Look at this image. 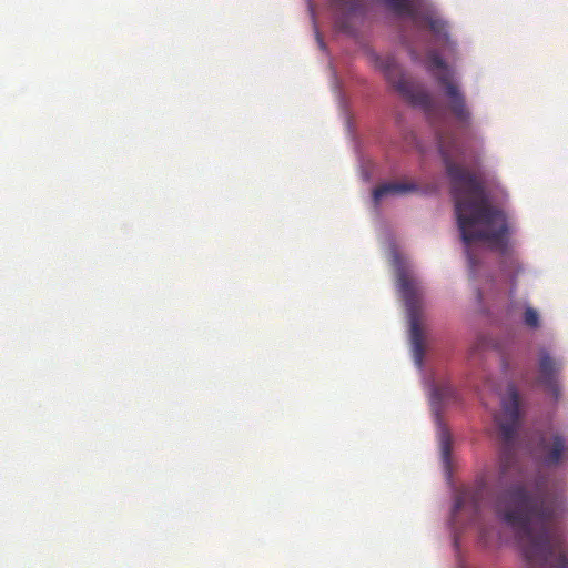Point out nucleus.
<instances>
[{
  "label": "nucleus",
  "instance_id": "nucleus-14",
  "mask_svg": "<svg viewBox=\"0 0 568 568\" xmlns=\"http://www.w3.org/2000/svg\"><path fill=\"white\" fill-rule=\"evenodd\" d=\"M430 400L433 406H445L457 403L459 395L449 382H444L433 387Z\"/></svg>",
  "mask_w": 568,
  "mask_h": 568
},
{
  "label": "nucleus",
  "instance_id": "nucleus-17",
  "mask_svg": "<svg viewBox=\"0 0 568 568\" xmlns=\"http://www.w3.org/2000/svg\"><path fill=\"white\" fill-rule=\"evenodd\" d=\"M524 323L530 328H538L540 326L538 312L532 307H527L524 312Z\"/></svg>",
  "mask_w": 568,
  "mask_h": 568
},
{
  "label": "nucleus",
  "instance_id": "nucleus-18",
  "mask_svg": "<svg viewBox=\"0 0 568 568\" xmlns=\"http://www.w3.org/2000/svg\"><path fill=\"white\" fill-rule=\"evenodd\" d=\"M476 297H477V302H478V305H479V311L481 313H486V307L484 306L485 295H484V292H483L481 288L477 290Z\"/></svg>",
  "mask_w": 568,
  "mask_h": 568
},
{
  "label": "nucleus",
  "instance_id": "nucleus-4",
  "mask_svg": "<svg viewBox=\"0 0 568 568\" xmlns=\"http://www.w3.org/2000/svg\"><path fill=\"white\" fill-rule=\"evenodd\" d=\"M385 6L397 16L409 17L418 29L427 28L436 38L448 48H454L448 26L435 10L423 6V0H383Z\"/></svg>",
  "mask_w": 568,
  "mask_h": 568
},
{
  "label": "nucleus",
  "instance_id": "nucleus-19",
  "mask_svg": "<svg viewBox=\"0 0 568 568\" xmlns=\"http://www.w3.org/2000/svg\"><path fill=\"white\" fill-rule=\"evenodd\" d=\"M488 285L491 286V287L495 286L494 281H491Z\"/></svg>",
  "mask_w": 568,
  "mask_h": 568
},
{
  "label": "nucleus",
  "instance_id": "nucleus-7",
  "mask_svg": "<svg viewBox=\"0 0 568 568\" xmlns=\"http://www.w3.org/2000/svg\"><path fill=\"white\" fill-rule=\"evenodd\" d=\"M398 287L405 302L409 318L410 343L414 361L417 366L420 367L425 354L423 332L419 323L422 312L420 287L405 273H400L398 275Z\"/></svg>",
  "mask_w": 568,
  "mask_h": 568
},
{
  "label": "nucleus",
  "instance_id": "nucleus-1",
  "mask_svg": "<svg viewBox=\"0 0 568 568\" xmlns=\"http://www.w3.org/2000/svg\"><path fill=\"white\" fill-rule=\"evenodd\" d=\"M437 143L452 183L458 229L466 246L469 264L474 268L477 261L471 252V246L493 244L497 241V230L494 226L497 210L489 205L484 185L478 176L454 163L453 159L458 153L456 139L438 132Z\"/></svg>",
  "mask_w": 568,
  "mask_h": 568
},
{
  "label": "nucleus",
  "instance_id": "nucleus-11",
  "mask_svg": "<svg viewBox=\"0 0 568 568\" xmlns=\"http://www.w3.org/2000/svg\"><path fill=\"white\" fill-rule=\"evenodd\" d=\"M539 448L544 453L541 463L547 467L558 466L568 459V444L561 434H554L549 440L541 438Z\"/></svg>",
  "mask_w": 568,
  "mask_h": 568
},
{
  "label": "nucleus",
  "instance_id": "nucleus-2",
  "mask_svg": "<svg viewBox=\"0 0 568 568\" xmlns=\"http://www.w3.org/2000/svg\"><path fill=\"white\" fill-rule=\"evenodd\" d=\"M514 509L506 516L517 529L530 568H567L562 532L554 525L557 505L546 495H531L524 486L510 490Z\"/></svg>",
  "mask_w": 568,
  "mask_h": 568
},
{
  "label": "nucleus",
  "instance_id": "nucleus-10",
  "mask_svg": "<svg viewBox=\"0 0 568 568\" xmlns=\"http://www.w3.org/2000/svg\"><path fill=\"white\" fill-rule=\"evenodd\" d=\"M561 369V363L549 355L545 349L539 353V377L538 383L550 393L555 399L560 396V385L558 374Z\"/></svg>",
  "mask_w": 568,
  "mask_h": 568
},
{
  "label": "nucleus",
  "instance_id": "nucleus-5",
  "mask_svg": "<svg viewBox=\"0 0 568 568\" xmlns=\"http://www.w3.org/2000/svg\"><path fill=\"white\" fill-rule=\"evenodd\" d=\"M517 227L514 219L499 207V281L503 278L516 286L517 277L524 273V265L514 237Z\"/></svg>",
  "mask_w": 568,
  "mask_h": 568
},
{
  "label": "nucleus",
  "instance_id": "nucleus-16",
  "mask_svg": "<svg viewBox=\"0 0 568 568\" xmlns=\"http://www.w3.org/2000/svg\"><path fill=\"white\" fill-rule=\"evenodd\" d=\"M332 10L341 16H353L362 11V0H329Z\"/></svg>",
  "mask_w": 568,
  "mask_h": 568
},
{
  "label": "nucleus",
  "instance_id": "nucleus-12",
  "mask_svg": "<svg viewBox=\"0 0 568 568\" xmlns=\"http://www.w3.org/2000/svg\"><path fill=\"white\" fill-rule=\"evenodd\" d=\"M478 397L483 406L489 412L493 425L497 423V410L495 404L497 402V384L494 377H486L480 386H478Z\"/></svg>",
  "mask_w": 568,
  "mask_h": 568
},
{
  "label": "nucleus",
  "instance_id": "nucleus-3",
  "mask_svg": "<svg viewBox=\"0 0 568 568\" xmlns=\"http://www.w3.org/2000/svg\"><path fill=\"white\" fill-rule=\"evenodd\" d=\"M496 486L495 473L486 470L473 484L456 489L450 514L455 545L458 534L470 525L476 527L478 541L483 547H489L494 542L497 519Z\"/></svg>",
  "mask_w": 568,
  "mask_h": 568
},
{
  "label": "nucleus",
  "instance_id": "nucleus-8",
  "mask_svg": "<svg viewBox=\"0 0 568 568\" xmlns=\"http://www.w3.org/2000/svg\"><path fill=\"white\" fill-rule=\"evenodd\" d=\"M379 68L393 87L413 105L423 108L429 118L434 105L433 98L426 91L417 88L400 71L394 57H385L379 60Z\"/></svg>",
  "mask_w": 568,
  "mask_h": 568
},
{
  "label": "nucleus",
  "instance_id": "nucleus-13",
  "mask_svg": "<svg viewBox=\"0 0 568 568\" xmlns=\"http://www.w3.org/2000/svg\"><path fill=\"white\" fill-rule=\"evenodd\" d=\"M418 187L412 182H389L384 183L373 191V199L377 204L383 197L387 195L406 194L416 191Z\"/></svg>",
  "mask_w": 568,
  "mask_h": 568
},
{
  "label": "nucleus",
  "instance_id": "nucleus-15",
  "mask_svg": "<svg viewBox=\"0 0 568 568\" xmlns=\"http://www.w3.org/2000/svg\"><path fill=\"white\" fill-rule=\"evenodd\" d=\"M439 448L442 460L446 471L450 473V458H452V449H453V438L449 429L438 422V430H437Z\"/></svg>",
  "mask_w": 568,
  "mask_h": 568
},
{
  "label": "nucleus",
  "instance_id": "nucleus-6",
  "mask_svg": "<svg viewBox=\"0 0 568 568\" xmlns=\"http://www.w3.org/2000/svg\"><path fill=\"white\" fill-rule=\"evenodd\" d=\"M427 68L443 88L444 94L448 99L449 109L456 120L467 124L470 120V112L466 105L465 95L454 79L453 71L435 50L429 51L427 54Z\"/></svg>",
  "mask_w": 568,
  "mask_h": 568
},
{
  "label": "nucleus",
  "instance_id": "nucleus-9",
  "mask_svg": "<svg viewBox=\"0 0 568 568\" xmlns=\"http://www.w3.org/2000/svg\"><path fill=\"white\" fill-rule=\"evenodd\" d=\"M521 416L520 395L515 385H509L499 413V440L501 439L509 449L515 448Z\"/></svg>",
  "mask_w": 568,
  "mask_h": 568
}]
</instances>
